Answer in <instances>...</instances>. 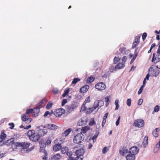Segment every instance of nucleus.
<instances>
[{
	"instance_id": "f257e3e1",
	"label": "nucleus",
	"mask_w": 160,
	"mask_h": 160,
	"mask_svg": "<svg viewBox=\"0 0 160 160\" xmlns=\"http://www.w3.org/2000/svg\"><path fill=\"white\" fill-rule=\"evenodd\" d=\"M30 145V143L27 142H16L14 144L15 148L17 149H22L23 153L25 152V150L28 149Z\"/></svg>"
},
{
	"instance_id": "f03ea898",
	"label": "nucleus",
	"mask_w": 160,
	"mask_h": 160,
	"mask_svg": "<svg viewBox=\"0 0 160 160\" xmlns=\"http://www.w3.org/2000/svg\"><path fill=\"white\" fill-rule=\"evenodd\" d=\"M80 145H77L73 148L74 150H76L75 152V155L77 156V160H82V158L79 157L82 156L85 152V151L82 148H80Z\"/></svg>"
},
{
	"instance_id": "7ed1b4c3",
	"label": "nucleus",
	"mask_w": 160,
	"mask_h": 160,
	"mask_svg": "<svg viewBox=\"0 0 160 160\" xmlns=\"http://www.w3.org/2000/svg\"><path fill=\"white\" fill-rule=\"evenodd\" d=\"M27 135L30 140L35 142L38 141L40 138L39 135L38 134L35 133L34 130H29L27 133Z\"/></svg>"
},
{
	"instance_id": "20e7f679",
	"label": "nucleus",
	"mask_w": 160,
	"mask_h": 160,
	"mask_svg": "<svg viewBox=\"0 0 160 160\" xmlns=\"http://www.w3.org/2000/svg\"><path fill=\"white\" fill-rule=\"evenodd\" d=\"M82 135L81 133H78L77 134L73 139V142L76 144L79 143H81L82 141L83 140V138L82 136Z\"/></svg>"
},
{
	"instance_id": "39448f33",
	"label": "nucleus",
	"mask_w": 160,
	"mask_h": 160,
	"mask_svg": "<svg viewBox=\"0 0 160 160\" xmlns=\"http://www.w3.org/2000/svg\"><path fill=\"white\" fill-rule=\"evenodd\" d=\"M134 124L136 127L141 128L144 125V122L143 119H137L135 121Z\"/></svg>"
},
{
	"instance_id": "423d86ee",
	"label": "nucleus",
	"mask_w": 160,
	"mask_h": 160,
	"mask_svg": "<svg viewBox=\"0 0 160 160\" xmlns=\"http://www.w3.org/2000/svg\"><path fill=\"white\" fill-rule=\"evenodd\" d=\"M43 101L44 100H42V101H41L38 104V105L34 109L33 111V112L35 113L34 114L35 117H36L38 116V113L39 112L40 108L43 107V106L41 105V104L42 103Z\"/></svg>"
},
{
	"instance_id": "0eeeda50",
	"label": "nucleus",
	"mask_w": 160,
	"mask_h": 160,
	"mask_svg": "<svg viewBox=\"0 0 160 160\" xmlns=\"http://www.w3.org/2000/svg\"><path fill=\"white\" fill-rule=\"evenodd\" d=\"M104 104V102L102 100L96 101L94 102V105L98 108V109L95 111V113H96L98 111V109L99 108V107H100V108Z\"/></svg>"
},
{
	"instance_id": "6e6552de",
	"label": "nucleus",
	"mask_w": 160,
	"mask_h": 160,
	"mask_svg": "<svg viewBox=\"0 0 160 160\" xmlns=\"http://www.w3.org/2000/svg\"><path fill=\"white\" fill-rule=\"evenodd\" d=\"M139 151V149L137 147H132L129 149V153L135 156L138 153Z\"/></svg>"
},
{
	"instance_id": "1a4fd4ad",
	"label": "nucleus",
	"mask_w": 160,
	"mask_h": 160,
	"mask_svg": "<svg viewBox=\"0 0 160 160\" xmlns=\"http://www.w3.org/2000/svg\"><path fill=\"white\" fill-rule=\"evenodd\" d=\"M95 88L100 90H103L106 88L105 84L102 82L98 83L95 86Z\"/></svg>"
},
{
	"instance_id": "9d476101",
	"label": "nucleus",
	"mask_w": 160,
	"mask_h": 160,
	"mask_svg": "<svg viewBox=\"0 0 160 160\" xmlns=\"http://www.w3.org/2000/svg\"><path fill=\"white\" fill-rule=\"evenodd\" d=\"M65 112V110L63 108H59L56 110L54 114L56 117H60Z\"/></svg>"
},
{
	"instance_id": "9b49d317",
	"label": "nucleus",
	"mask_w": 160,
	"mask_h": 160,
	"mask_svg": "<svg viewBox=\"0 0 160 160\" xmlns=\"http://www.w3.org/2000/svg\"><path fill=\"white\" fill-rule=\"evenodd\" d=\"M22 121L25 122L26 123H29L32 121V118H29L28 116H27L25 114L22 115Z\"/></svg>"
},
{
	"instance_id": "f8f14e48",
	"label": "nucleus",
	"mask_w": 160,
	"mask_h": 160,
	"mask_svg": "<svg viewBox=\"0 0 160 160\" xmlns=\"http://www.w3.org/2000/svg\"><path fill=\"white\" fill-rule=\"evenodd\" d=\"M47 130L45 129H40L38 131V134L39 136H42L47 134Z\"/></svg>"
},
{
	"instance_id": "ddd939ff",
	"label": "nucleus",
	"mask_w": 160,
	"mask_h": 160,
	"mask_svg": "<svg viewBox=\"0 0 160 160\" xmlns=\"http://www.w3.org/2000/svg\"><path fill=\"white\" fill-rule=\"evenodd\" d=\"M89 88V86L88 85H85L80 89V92L82 93L86 92Z\"/></svg>"
},
{
	"instance_id": "4468645a",
	"label": "nucleus",
	"mask_w": 160,
	"mask_h": 160,
	"mask_svg": "<svg viewBox=\"0 0 160 160\" xmlns=\"http://www.w3.org/2000/svg\"><path fill=\"white\" fill-rule=\"evenodd\" d=\"M62 156L59 153L54 155L51 158V160H59L61 158Z\"/></svg>"
},
{
	"instance_id": "2eb2a0df",
	"label": "nucleus",
	"mask_w": 160,
	"mask_h": 160,
	"mask_svg": "<svg viewBox=\"0 0 160 160\" xmlns=\"http://www.w3.org/2000/svg\"><path fill=\"white\" fill-rule=\"evenodd\" d=\"M62 146L61 144H55L53 147V150L55 152H57L61 148Z\"/></svg>"
},
{
	"instance_id": "dca6fc26",
	"label": "nucleus",
	"mask_w": 160,
	"mask_h": 160,
	"mask_svg": "<svg viewBox=\"0 0 160 160\" xmlns=\"http://www.w3.org/2000/svg\"><path fill=\"white\" fill-rule=\"evenodd\" d=\"M135 156L130 153L127 155L126 157L127 160H135Z\"/></svg>"
},
{
	"instance_id": "f3484780",
	"label": "nucleus",
	"mask_w": 160,
	"mask_h": 160,
	"mask_svg": "<svg viewBox=\"0 0 160 160\" xmlns=\"http://www.w3.org/2000/svg\"><path fill=\"white\" fill-rule=\"evenodd\" d=\"M125 66L124 63L123 62L119 63L115 67V69H121L124 67Z\"/></svg>"
},
{
	"instance_id": "a211bd4d",
	"label": "nucleus",
	"mask_w": 160,
	"mask_h": 160,
	"mask_svg": "<svg viewBox=\"0 0 160 160\" xmlns=\"http://www.w3.org/2000/svg\"><path fill=\"white\" fill-rule=\"evenodd\" d=\"M46 127L47 128L49 129L54 130L55 129H57L58 127L54 124H50L46 126Z\"/></svg>"
},
{
	"instance_id": "6ab92c4d",
	"label": "nucleus",
	"mask_w": 160,
	"mask_h": 160,
	"mask_svg": "<svg viewBox=\"0 0 160 160\" xmlns=\"http://www.w3.org/2000/svg\"><path fill=\"white\" fill-rule=\"evenodd\" d=\"M90 128L89 127L87 126L86 127L82 128L81 130V132H80L81 133H85L87 131L90 130Z\"/></svg>"
},
{
	"instance_id": "aec40b11",
	"label": "nucleus",
	"mask_w": 160,
	"mask_h": 160,
	"mask_svg": "<svg viewBox=\"0 0 160 160\" xmlns=\"http://www.w3.org/2000/svg\"><path fill=\"white\" fill-rule=\"evenodd\" d=\"M128 152V150L127 149H122L120 150L119 153L120 155L122 156H124Z\"/></svg>"
},
{
	"instance_id": "412c9836",
	"label": "nucleus",
	"mask_w": 160,
	"mask_h": 160,
	"mask_svg": "<svg viewBox=\"0 0 160 160\" xmlns=\"http://www.w3.org/2000/svg\"><path fill=\"white\" fill-rule=\"evenodd\" d=\"M148 137L147 136H146L144 138V141L143 142V146L144 147H146L148 144Z\"/></svg>"
},
{
	"instance_id": "4be33fe9",
	"label": "nucleus",
	"mask_w": 160,
	"mask_h": 160,
	"mask_svg": "<svg viewBox=\"0 0 160 160\" xmlns=\"http://www.w3.org/2000/svg\"><path fill=\"white\" fill-rule=\"evenodd\" d=\"M86 121L82 119L80 120L78 122V124L79 126H82L86 124Z\"/></svg>"
},
{
	"instance_id": "5701e85b",
	"label": "nucleus",
	"mask_w": 160,
	"mask_h": 160,
	"mask_svg": "<svg viewBox=\"0 0 160 160\" xmlns=\"http://www.w3.org/2000/svg\"><path fill=\"white\" fill-rule=\"evenodd\" d=\"M71 131V128H68L65 130L64 132L63 133V134L65 136H68L69 133Z\"/></svg>"
},
{
	"instance_id": "b1692460",
	"label": "nucleus",
	"mask_w": 160,
	"mask_h": 160,
	"mask_svg": "<svg viewBox=\"0 0 160 160\" xmlns=\"http://www.w3.org/2000/svg\"><path fill=\"white\" fill-rule=\"evenodd\" d=\"M6 135L3 132H2L1 133L0 135L1 137V140H0V143L2 142V141L4 140L5 138L6 137Z\"/></svg>"
},
{
	"instance_id": "393cba45",
	"label": "nucleus",
	"mask_w": 160,
	"mask_h": 160,
	"mask_svg": "<svg viewBox=\"0 0 160 160\" xmlns=\"http://www.w3.org/2000/svg\"><path fill=\"white\" fill-rule=\"evenodd\" d=\"M61 149V151L62 153L64 154L66 153L68 151V148L66 147H63Z\"/></svg>"
},
{
	"instance_id": "a878e982",
	"label": "nucleus",
	"mask_w": 160,
	"mask_h": 160,
	"mask_svg": "<svg viewBox=\"0 0 160 160\" xmlns=\"http://www.w3.org/2000/svg\"><path fill=\"white\" fill-rule=\"evenodd\" d=\"M7 143L9 144H12L14 145V144L16 142H14V139L13 138H11L7 141Z\"/></svg>"
},
{
	"instance_id": "bb28decb",
	"label": "nucleus",
	"mask_w": 160,
	"mask_h": 160,
	"mask_svg": "<svg viewBox=\"0 0 160 160\" xmlns=\"http://www.w3.org/2000/svg\"><path fill=\"white\" fill-rule=\"evenodd\" d=\"M94 80V78L93 77H90L88 78L87 80V82L88 83H90L92 82Z\"/></svg>"
},
{
	"instance_id": "cd10ccee",
	"label": "nucleus",
	"mask_w": 160,
	"mask_h": 160,
	"mask_svg": "<svg viewBox=\"0 0 160 160\" xmlns=\"http://www.w3.org/2000/svg\"><path fill=\"white\" fill-rule=\"evenodd\" d=\"M160 147V145L158 144H157L155 146V147L154 149V153L157 152V151L158 150Z\"/></svg>"
},
{
	"instance_id": "c85d7f7f",
	"label": "nucleus",
	"mask_w": 160,
	"mask_h": 160,
	"mask_svg": "<svg viewBox=\"0 0 160 160\" xmlns=\"http://www.w3.org/2000/svg\"><path fill=\"white\" fill-rule=\"evenodd\" d=\"M52 103L51 101L49 102L46 106V108L47 109H50L52 107Z\"/></svg>"
},
{
	"instance_id": "c756f323",
	"label": "nucleus",
	"mask_w": 160,
	"mask_h": 160,
	"mask_svg": "<svg viewBox=\"0 0 160 160\" xmlns=\"http://www.w3.org/2000/svg\"><path fill=\"white\" fill-rule=\"evenodd\" d=\"M119 100H116L115 102V105L116 106V108H115V110H117L119 108Z\"/></svg>"
},
{
	"instance_id": "7c9ffc66",
	"label": "nucleus",
	"mask_w": 160,
	"mask_h": 160,
	"mask_svg": "<svg viewBox=\"0 0 160 160\" xmlns=\"http://www.w3.org/2000/svg\"><path fill=\"white\" fill-rule=\"evenodd\" d=\"M109 97H110V96H108L107 97L105 98V102H106V107H107L109 103L110 102V100Z\"/></svg>"
},
{
	"instance_id": "2f4dec72",
	"label": "nucleus",
	"mask_w": 160,
	"mask_h": 160,
	"mask_svg": "<svg viewBox=\"0 0 160 160\" xmlns=\"http://www.w3.org/2000/svg\"><path fill=\"white\" fill-rule=\"evenodd\" d=\"M90 102V97L88 96L86 98L84 102L83 103H84V104H86L87 103L89 102Z\"/></svg>"
},
{
	"instance_id": "473e14b6",
	"label": "nucleus",
	"mask_w": 160,
	"mask_h": 160,
	"mask_svg": "<svg viewBox=\"0 0 160 160\" xmlns=\"http://www.w3.org/2000/svg\"><path fill=\"white\" fill-rule=\"evenodd\" d=\"M109 147H105L102 150V153L105 154L109 150Z\"/></svg>"
},
{
	"instance_id": "72a5a7b5",
	"label": "nucleus",
	"mask_w": 160,
	"mask_h": 160,
	"mask_svg": "<svg viewBox=\"0 0 160 160\" xmlns=\"http://www.w3.org/2000/svg\"><path fill=\"white\" fill-rule=\"evenodd\" d=\"M139 42L138 41H136V39H135V42L133 43L132 48H134L136 47L138 45Z\"/></svg>"
},
{
	"instance_id": "f704fd0d",
	"label": "nucleus",
	"mask_w": 160,
	"mask_h": 160,
	"mask_svg": "<svg viewBox=\"0 0 160 160\" xmlns=\"http://www.w3.org/2000/svg\"><path fill=\"white\" fill-rule=\"evenodd\" d=\"M69 92V89H68L64 91V93L62 95V96L63 97H65L67 95Z\"/></svg>"
},
{
	"instance_id": "c9c22d12",
	"label": "nucleus",
	"mask_w": 160,
	"mask_h": 160,
	"mask_svg": "<svg viewBox=\"0 0 160 160\" xmlns=\"http://www.w3.org/2000/svg\"><path fill=\"white\" fill-rule=\"evenodd\" d=\"M120 60V58L117 57H115L114 58V62L113 63L114 64H116L117 62H118V61Z\"/></svg>"
},
{
	"instance_id": "e433bc0d",
	"label": "nucleus",
	"mask_w": 160,
	"mask_h": 160,
	"mask_svg": "<svg viewBox=\"0 0 160 160\" xmlns=\"http://www.w3.org/2000/svg\"><path fill=\"white\" fill-rule=\"evenodd\" d=\"M131 101L132 100L131 99L129 98L127 99V104L128 106L130 107L131 106Z\"/></svg>"
},
{
	"instance_id": "4c0bfd02",
	"label": "nucleus",
	"mask_w": 160,
	"mask_h": 160,
	"mask_svg": "<svg viewBox=\"0 0 160 160\" xmlns=\"http://www.w3.org/2000/svg\"><path fill=\"white\" fill-rule=\"evenodd\" d=\"M80 79L77 78H75L72 81V83L73 84H75L77 82L79 81Z\"/></svg>"
},
{
	"instance_id": "58836bf2",
	"label": "nucleus",
	"mask_w": 160,
	"mask_h": 160,
	"mask_svg": "<svg viewBox=\"0 0 160 160\" xmlns=\"http://www.w3.org/2000/svg\"><path fill=\"white\" fill-rule=\"evenodd\" d=\"M143 85H142L141 86L140 88L139 89V91L138 92V94H140L142 93L143 89Z\"/></svg>"
},
{
	"instance_id": "ea45409f",
	"label": "nucleus",
	"mask_w": 160,
	"mask_h": 160,
	"mask_svg": "<svg viewBox=\"0 0 160 160\" xmlns=\"http://www.w3.org/2000/svg\"><path fill=\"white\" fill-rule=\"evenodd\" d=\"M159 109L160 107L159 106L157 105L154 108V111L156 112H157L159 111Z\"/></svg>"
},
{
	"instance_id": "a19ab883",
	"label": "nucleus",
	"mask_w": 160,
	"mask_h": 160,
	"mask_svg": "<svg viewBox=\"0 0 160 160\" xmlns=\"http://www.w3.org/2000/svg\"><path fill=\"white\" fill-rule=\"evenodd\" d=\"M85 104H84V103H83L81 107V111H83L85 110L86 109V107L85 106Z\"/></svg>"
},
{
	"instance_id": "79ce46f5",
	"label": "nucleus",
	"mask_w": 160,
	"mask_h": 160,
	"mask_svg": "<svg viewBox=\"0 0 160 160\" xmlns=\"http://www.w3.org/2000/svg\"><path fill=\"white\" fill-rule=\"evenodd\" d=\"M51 140L50 139V138H48L46 142V143H45V145H49V144H50L51 143Z\"/></svg>"
},
{
	"instance_id": "37998d69",
	"label": "nucleus",
	"mask_w": 160,
	"mask_h": 160,
	"mask_svg": "<svg viewBox=\"0 0 160 160\" xmlns=\"http://www.w3.org/2000/svg\"><path fill=\"white\" fill-rule=\"evenodd\" d=\"M92 112L93 111H92V110L91 109V108H88L87 109L86 113L87 114H89L92 113Z\"/></svg>"
},
{
	"instance_id": "c03bdc74",
	"label": "nucleus",
	"mask_w": 160,
	"mask_h": 160,
	"mask_svg": "<svg viewBox=\"0 0 160 160\" xmlns=\"http://www.w3.org/2000/svg\"><path fill=\"white\" fill-rule=\"evenodd\" d=\"M95 121L93 119L91 120L90 122L89 125L90 126L93 125L95 124Z\"/></svg>"
},
{
	"instance_id": "a18cd8bd",
	"label": "nucleus",
	"mask_w": 160,
	"mask_h": 160,
	"mask_svg": "<svg viewBox=\"0 0 160 160\" xmlns=\"http://www.w3.org/2000/svg\"><path fill=\"white\" fill-rule=\"evenodd\" d=\"M33 149V148L32 147L31 148H30L29 149H26L25 150V153H28L32 150Z\"/></svg>"
},
{
	"instance_id": "49530a36",
	"label": "nucleus",
	"mask_w": 160,
	"mask_h": 160,
	"mask_svg": "<svg viewBox=\"0 0 160 160\" xmlns=\"http://www.w3.org/2000/svg\"><path fill=\"white\" fill-rule=\"evenodd\" d=\"M152 134L153 136L155 137H157L158 136V133L157 132H156V131H153L152 132Z\"/></svg>"
},
{
	"instance_id": "de8ad7c7",
	"label": "nucleus",
	"mask_w": 160,
	"mask_h": 160,
	"mask_svg": "<svg viewBox=\"0 0 160 160\" xmlns=\"http://www.w3.org/2000/svg\"><path fill=\"white\" fill-rule=\"evenodd\" d=\"M33 111V110L32 109H28L26 111V113L28 114L31 113Z\"/></svg>"
},
{
	"instance_id": "09e8293b",
	"label": "nucleus",
	"mask_w": 160,
	"mask_h": 160,
	"mask_svg": "<svg viewBox=\"0 0 160 160\" xmlns=\"http://www.w3.org/2000/svg\"><path fill=\"white\" fill-rule=\"evenodd\" d=\"M147 36V34L146 33L144 32L143 33L142 35V38L143 41H144L145 40Z\"/></svg>"
},
{
	"instance_id": "8fccbe9b",
	"label": "nucleus",
	"mask_w": 160,
	"mask_h": 160,
	"mask_svg": "<svg viewBox=\"0 0 160 160\" xmlns=\"http://www.w3.org/2000/svg\"><path fill=\"white\" fill-rule=\"evenodd\" d=\"M143 100L142 99H140L138 101V105H140L142 103Z\"/></svg>"
},
{
	"instance_id": "3c124183",
	"label": "nucleus",
	"mask_w": 160,
	"mask_h": 160,
	"mask_svg": "<svg viewBox=\"0 0 160 160\" xmlns=\"http://www.w3.org/2000/svg\"><path fill=\"white\" fill-rule=\"evenodd\" d=\"M67 102V100L66 99H63L62 102V106H63Z\"/></svg>"
},
{
	"instance_id": "603ef678",
	"label": "nucleus",
	"mask_w": 160,
	"mask_h": 160,
	"mask_svg": "<svg viewBox=\"0 0 160 160\" xmlns=\"http://www.w3.org/2000/svg\"><path fill=\"white\" fill-rule=\"evenodd\" d=\"M120 119V117L119 116L117 120V121L116 122V126H117L119 124Z\"/></svg>"
},
{
	"instance_id": "864d4df0",
	"label": "nucleus",
	"mask_w": 160,
	"mask_h": 160,
	"mask_svg": "<svg viewBox=\"0 0 160 160\" xmlns=\"http://www.w3.org/2000/svg\"><path fill=\"white\" fill-rule=\"evenodd\" d=\"M53 91L54 94H56L58 93V90L57 88H54L53 89Z\"/></svg>"
},
{
	"instance_id": "5fc2aeb1",
	"label": "nucleus",
	"mask_w": 160,
	"mask_h": 160,
	"mask_svg": "<svg viewBox=\"0 0 160 160\" xmlns=\"http://www.w3.org/2000/svg\"><path fill=\"white\" fill-rule=\"evenodd\" d=\"M127 59V58L126 56H124L122 59V62L125 63Z\"/></svg>"
},
{
	"instance_id": "6e6d98bb",
	"label": "nucleus",
	"mask_w": 160,
	"mask_h": 160,
	"mask_svg": "<svg viewBox=\"0 0 160 160\" xmlns=\"http://www.w3.org/2000/svg\"><path fill=\"white\" fill-rule=\"evenodd\" d=\"M9 125L10 126H11V127H10V128L11 129H13L14 127V124L13 123H9Z\"/></svg>"
},
{
	"instance_id": "4d7b16f0",
	"label": "nucleus",
	"mask_w": 160,
	"mask_h": 160,
	"mask_svg": "<svg viewBox=\"0 0 160 160\" xmlns=\"http://www.w3.org/2000/svg\"><path fill=\"white\" fill-rule=\"evenodd\" d=\"M69 107L70 108V110H72L74 109L76 107H75L74 105H71L69 106Z\"/></svg>"
},
{
	"instance_id": "13d9d810",
	"label": "nucleus",
	"mask_w": 160,
	"mask_h": 160,
	"mask_svg": "<svg viewBox=\"0 0 160 160\" xmlns=\"http://www.w3.org/2000/svg\"><path fill=\"white\" fill-rule=\"evenodd\" d=\"M99 133H98L97 134L95 135L92 138V139L93 140V141H94V140H96V138H97V136L98 134Z\"/></svg>"
},
{
	"instance_id": "bf43d9fd",
	"label": "nucleus",
	"mask_w": 160,
	"mask_h": 160,
	"mask_svg": "<svg viewBox=\"0 0 160 160\" xmlns=\"http://www.w3.org/2000/svg\"><path fill=\"white\" fill-rule=\"evenodd\" d=\"M50 114V113L49 111H47L45 112V113L44 115V117H46L48 116V115Z\"/></svg>"
},
{
	"instance_id": "052dcab7",
	"label": "nucleus",
	"mask_w": 160,
	"mask_h": 160,
	"mask_svg": "<svg viewBox=\"0 0 160 160\" xmlns=\"http://www.w3.org/2000/svg\"><path fill=\"white\" fill-rule=\"evenodd\" d=\"M106 122V120L105 119H103V120L102 121V127H103L104 126V125L105 124Z\"/></svg>"
},
{
	"instance_id": "680f3d73",
	"label": "nucleus",
	"mask_w": 160,
	"mask_h": 160,
	"mask_svg": "<svg viewBox=\"0 0 160 160\" xmlns=\"http://www.w3.org/2000/svg\"><path fill=\"white\" fill-rule=\"evenodd\" d=\"M46 145L45 144V143L44 142L43 143H42L40 145V147L41 148H44V147H45Z\"/></svg>"
},
{
	"instance_id": "e2e57ef3",
	"label": "nucleus",
	"mask_w": 160,
	"mask_h": 160,
	"mask_svg": "<svg viewBox=\"0 0 160 160\" xmlns=\"http://www.w3.org/2000/svg\"><path fill=\"white\" fill-rule=\"evenodd\" d=\"M159 48L157 51V53L158 54H160V41L159 42Z\"/></svg>"
},
{
	"instance_id": "0e129e2a",
	"label": "nucleus",
	"mask_w": 160,
	"mask_h": 160,
	"mask_svg": "<svg viewBox=\"0 0 160 160\" xmlns=\"http://www.w3.org/2000/svg\"><path fill=\"white\" fill-rule=\"evenodd\" d=\"M77 158H75V159L74 158H73L72 157H70L68 158V160H77Z\"/></svg>"
},
{
	"instance_id": "69168bd1",
	"label": "nucleus",
	"mask_w": 160,
	"mask_h": 160,
	"mask_svg": "<svg viewBox=\"0 0 160 160\" xmlns=\"http://www.w3.org/2000/svg\"><path fill=\"white\" fill-rule=\"evenodd\" d=\"M67 154L68 156L71 157L72 155V152H67Z\"/></svg>"
},
{
	"instance_id": "338daca9",
	"label": "nucleus",
	"mask_w": 160,
	"mask_h": 160,
	"mask_svg": "<svg viewBox=\"0 0 160 160\" xmlns=\"http://www.w3.org/2000/svg\"><path fill=\"white\" fill-rule=\"evenodd\" d=\"M108 114V112L106 113L103 117V119H106L107 118Z\"/></svg>"
},
{
	"instance_id": "774afa93",
	"label": "nucleus",
	"mask_w": 160,
	"mask_h": 160,
	"mask_svg": "<svg viewBox=\"0 0 160 160\" xmlns=\"http://www.w3.org/2000/svg\"><path fill=\"white\" fill-rule=\"evenodd\" d=\"M4 156V154L3 153L0 152V159L2 158Z\"/></svg>"
}]
</instances>
